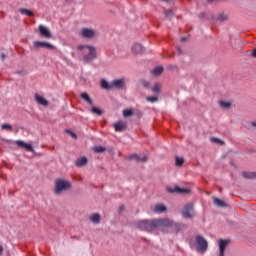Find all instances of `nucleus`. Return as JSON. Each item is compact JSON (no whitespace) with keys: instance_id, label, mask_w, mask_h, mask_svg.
<instances>
[{"instance_id":"1","label":"nucleus","mask_w":256,"mask_h":256,"mask_svg":"<svg viewBox=\"0 0 256 256\" xmlns=\"http://www.w3.org/2000/svg\"><path fill=\"white\" fill-rule=\"evenodd\" d=\"M138 228L142 231H147L151 233V231H155L159 229L160 231H164V229L174 228L179 229V224L173 222V220L169 218H156L151 220H141L138 222Z\"/></svg>"},{"instance_id":"2","label":"nucleus","mask_w":256,"mask_h":256,"mask_svg":"<svg viewBox=\"0 0 256 256\" xmlns=\"http://www.w3.org/2000/svg\"><path fill=\"white\" fill-rule=\"evenodd\" d=\"M77 50L81 51L84 63H91L97 59V48L92 45H78Z\"/></svg>"},{"instance_id":"3","label":"nucleus","mask_w":256,"mask_h":256,"mask_svg":"<svg viewBox=\"0 0 256 256\" xmlns=\"http://www.w3.org/2000/svg\"><path fill=\"white\" fill-rule=\"evenodd\" d=\"M71 188V182L63 178L55 180L54 193L55 195H61L64 191H69Z\"/></svg>"},{"instance_id":"4","label":"nucleus","mask_w":256,"mask_h":256,"mask_svg":"<svg viewBox=\"0 0 256 256\" xmlns=\"http://www.w3.org/2000/svg\"><path fill=\"white\" fill-rule=\"evenodd\" d=\"M79 35L82 39L93 41V39H97V37H99V31L95 28L84 27L80 29Z\"/></svg>"},{"instance_id":"5","label":"nucleus","mask_w":256,"mask_h":256,"mask_svg":"<svg viewBox=\"0 0 256 256\" xmlns=\"http://www.w3.org/2000/svg\"><path fill=\"white\" fill-rule=\"evenodd\" d=\"M182 216L185 219H193V217H195V209L193 208V204L189 203L186 204L183 208H182Z\"/></svg>"},{"instance_id":"6","label":"nucleus","mask_w":256,"mask_h":256,"mask_svg":"<svg viewBox=\"0 0 256 256\" xmlns=\"http://www.w3.org/2000/svg\"><path fill=\"white\" fill-rule=\"evenodd\" d=\"M196 243L198 245L197 251H199V253H205V251H207V247H208L207 240H205L203 236L197 235Z\"/></svg>"},{"instance_id":"7","label":"nucleus","mask_w":256,"mask_h":256,"mask_svg":"<svg viewBox=\"0 0 256 256\" xmlns=\"http://www.w3.org/2000/svg\"><path fill=\"white\" fill-rule=\"evenodd\" d=\"M34 47L35 49H50L51 51L55 50V46L49 42L35 41Z\"/></svg>"},{"instance_id":"8","label":"nucleus","mask_w":256,"mask_h":256,"mask_svg":"<svg viewBox=\"0 0 256 256\" xmlns=\"http://www.w3.org/2000/svg\"><path fill=\"white\" fill-rule=\"evenodd\" d=\"M168 193H180L181 195H187L188 193H191V190L189 188H181L176 186L174 189L167 188Z\"/></svg>"},{"instance_id":"9","label":"nucleus","mask_w":256,"mask_h":256,"mask_svg":"<svg viewBox=\"0 0 256 256\" xmlns=\"http://www.w3.org/2000/svg\"><path fill=\"white\" fill-rule=\"evenodd\" d=\"M38 29L41 37H44V39H51L52 35H51V30H49V28L43 25H40Z\"/></svg>"},{"instance_id":"10","label":"nucleus","mask_w":256,"mask_h":256,"mask_svg":"<svg viewBox=\"0 0 256 256\" xmlns=\"http://www.w3.org/2000/svg\"><path fill=\"white\" fill-rule=\"evenodd\" d=\"M129 161H131L132 159H134V161H137L138 163H145L147 162V155H137V154H131L129 156H127V158Z\"/></svg>"},{"instance_id":"11","label":"nucleus","mask_w":256,"mask_h":256,"mask_svg":"<svg viewBox=\"0 0 256 256\" xmlns=\"http://www.w3.org/2000/svg\"><path fill=\"white\" fill-rule=\"evenodd\" d=\"M15 143L18 147H21L22 149H26V151H30L31 153H35V149H33V146L31 144H27L23 140H18Z\"/></svg>"},{"instance_id":"12","label":"nucleus","mask_w":256,"mask_h":256,"mask_svg":"<svg viewBox=\"0 0 256 256\" xmlns=\"http://www.w3.org/2000/svg\"><path fill=\"white\" fill-rule=\"evenodd\" d=\"M34 99L38 105H42V107H49V101H47L43 96L35 94Z\"/></svg>"},{"instance_id":"13","label":"nucleus","mask_w":256,"mask_h":256,"mask_svg":"<svg viewBox=\"0 0 256 256\" xmlns=\"http://www.w3.org/2000/svg\"><path fill=\"white\" fill-rule=\"evenodd\" d=\"M219 256H225V249H227V245H229V240H219Z\"/></svg>"},{"instance_id":"14","label":"nucleus","mask_w":256,"mask_h":256,"mask_svg":"<svg viewBox=\"0 0 256 256\" xmlns=\"http://www.w3.org/2000/svg\"><path fill=\"white\" fill-rule=\"evenodd\" d=\"M115 131H125L127 129V122L125 121H119L114 124Z\"/></svg>"},{"instance_id":"15","label":"nucleus","mask_w":256,"mask_h":256,"mask_svg":"<svg viewBox=\"0 0 256 256\" xmlns=\"http://www.w3.org/2000/svg\"><path fill=\"white\" fill-rule=\"evenodd\" d=\"M154 213H165L167 206L163 204H156L153 208Z\"/></svg>"},{"instance_id":"16","label":"nucleus","mask_w":256,"mask_h":256,"mask_svg":"<svg viewBox=\"0 0 256 256\" xmlns=\"http://www.w3.org/2000/svg\"><path fill=\"white\" fill-rule=\"evenodd\" d=\"M132 53L135 55H139V53H143V46L139 43H136L132 46Z\"/></svg>"},{"instance_id":"17","label":"nucleus","mask_w":256,"mask_h":256,"mask_svg":"<svg viewBox=\"0 0 256 256\" xmlns=\"http://www.w3.org/2000/svg\"><path fill=\"white\" fill-rule=\"evenodd\" d=\"M91 223H94L95 225L99 224L101 222V216L99 214H92L90 216Z\"/></svg>"},{"instance_id":"18","label":"nucleus","mask_w":256,"mask_h":256,"mask_svg":"<svg viewBox=\"0 0 256 256\" xmlns=\"http://www.w3.org/2000/svg\"><path fill=\"white\" fill-rule=\"evenodd\" d=\"M85 165H87V158L81 157V158L77 159V161H76L77 167H85Z\"/></svg>"},{"instance_id":"19","label":"nucleus","mask_w":256,"mask_h":256,"mask_svg":"<svg viewBox=\"0 0 256 256\" xmlns=\"http://www.w3.org/2000/svg\"><path fill=\"white\" fill-rule=\"evenodd\" d=\"M152 75H154L155 77H159V75H161L163 73V68L161 66L155 67L152 71H151Z\"/></svg>"},{"instance_id":"20","label":"nucleus","mask_w":256,"mask_h":256,"mask_svg":"<svg viewBox=\"0 0 256 256\" xmlns=\"http://www.w3.org/2000/svg\"><path fill=\"white\" fill-rule=\"evenodd\" d=\"M213 203L216 207H227V204L219 198H214Z\"/></svg>"},{"instance_id":"21","label":"nucleus","mask_w":256,"mask_h":256,"mask_svg":"<svg viewBox=\"0 0 256 256\" xmlns=\"http://www.w3.org/2000/svg\"><path fill=\"white\" fill-rule=\"evenodd\" d=\"M21 15H27V17H34L35 14L31 11V10H28V9H25V8H22L19 10Z\"/></svg>"},{"instance_id":"22","label":"nucleus","mask_w":256,"mask_h":256,"mask_svg":"<svg viewBox=\"0 0 256 256\" xmlns=\"http://www.w3.org/2000/svg\"><path fill=\"white\" fill-rule=\"evenodd\" d=\"M112 89L115 87L116 89H121L123 87V80H114L112 83Z\"/></svg>"},{"instance_id":"23","label":"nucleus","mask_w":256,"mask_h":256,"mask_svg":"<svg viewBox=\"0 0 256 256\" xmlns=\"http://www.w3.org/2000/svg\"><path fill=\"white\" fill-rule=\"evenodd\" d=\"M242 175L245 179H256V172H243Z\"/></svg>"},{"instance_id":"24","label":"nucleus","mask_w":256,"mask_h":256,"mask_svg":"<svg viewBox=\"0 0 256 256\" xmlns=\"http://www.w3.org/2000/svg\"><path fill=\"white\" fill-rule=\"evenodd\" d=\"M81 97L84 99V101H86V103H88L89 105H93V100L91 99V97H89V94L83 92L81 94Z\"/></svg>"},{"instance_id":"25","label":"nucleus","mask_w":256,"mask_h":256,"mask_svg":"<svg viewBox=\"0 0 256 256\" xmlns=\"http://www.w3.org/2000/svg\"><path fill=\"white\" fill-rule=\"evenodd\" d=\"M219 105H220V107H222V109H229V107H231V102L225 101V100H220Z\"/></svg>"},{"instance_id":"26","label":"nucleus","mask_w":256,"mask_h":256,"mask_svg":"<svg viewBox=\"0 0 256 256\" xmlns=\"http://www.w3.org/2000/svg\"><path fill=\"white\" fill-rule=\"evenodd\" d=\"M183 163H185V159L179 157V156H176L175 158V165L177 167H181V165H183Z\"/></svg>"},{"instance_id":"27","label":"nucleus","mask_w":256,"mask_h":256,"mask_svg":"<svg viewBox=\"0 0 256 256\" xmlns=\"http://www.w3.org/2000/svg\"><path fill=\"white\" fill-rule=\"evenodd\" d=\"M102 89H112V84H109L106 80H101Z\"/></svg>"},{"instance_id":"28","label":"nucleus","mask_w":256,"mask_h":256,"mask_svg":"<svg viewBox=\"0 0 256 256\" xmlns=\"http://www.w3.org/2000/svg\"><path fill=\"white\" fill-rule=\"evenodd\" d=\"M91 113H93L94 115H98V116L103 115V111H101V109H99L95 106L92 107Z\"/></svg>"},{"instance_id":"29","label":"nucleus","mask_w":256,"mask_h":256,"mask_svg":"<svg viewBox=\"0 0 256 256\" xmlns=\"http://www.w3.org/2000/svg\"><path fill=\"white\" fill-rule=\"evenodd\" d=\"M146 101H148L149 103H157V101H159V97H157V96H148V97H146Z\"/></svg>"},{"instance_id":"30","label":"nucleus","mask_w":256,"mask_h":256,"mask_svg":"<svg viewBox=\"0 0 256 256\" xmlns=\"http://www.w3.org/2000/svg\"><path fill=\"white\" fill-rule=\"evenodd\" d=\"M152 91L153 93H159V91H161V85H159L158 83L154 84L152 86Z\"/></svg>"},{"instance_id":"31","label":"nucleus","mask_w":256,"mask_h":256,"mask_svg":"<svg viewBox=\"0 0 256 256\" xmlns=\"http://www.w3.org/2000/svg\"><path fill=\"white\" fill-rule=\"evenodd\" d=\"M93 151L95 153H103V151H105V147H103V146H96V147L93 148Z\"/></svg>"},{"instance_id":"32","label":"nucleus","mask_w":256,"mask_h":256,"mask_svg":"<svg viewBox=\"0 0 256 256\" xmlns=\"http://www.w3.org/2000/svg\"><path fill=\"white\" fill-rule=\"evenodd\" d=\"M1 129L7 130V131H13V126H11L10 124H2Z\"/></svg>"},{"instance_id":"33","label":"nucleus","mask_w":256,"mask_h":256,"mask_svg":"<svg viewBox=\"0 0 256 256\" xmlns=\"http://www.w3.org/2000/svg\"><path fill=\"white\" fill-rule=\"evenodd\" d=\"M123 115H124V117H131V115H133V110L126 109L123 111Z\"/></svg>"},{"instance_id":"34","label":"nucleus","mask_w":256,"mask_h":256,"mask_svg":"<svg viewBox=\"0 0 256 256\" xmlns=\"http://www.w3.org/2000/svg\"><path fill=\"white\" fill-rule=\"evenodd\" d=\"M212 143H218L219 145H223V141L219 138H211Z\"/></svg>"},{"instance_id":"35","label":"nucleus","mask_w":256,"mask_h":256,"mask_svg":"<svg viewBox=\"0 0 256 256\" xmlns=\"http://www.w3.org/2000/svg\"><path fill=\"white\" fill-rule=\"evenodd\" d=\"M218 19H219V21H226L227 15H225V14H220V15L218 16Z\"/></svg>"},{"instance_id":"36","label":"nucleus","mask_w":256,"mask_h":256,"mask_svg":"<svg viewBox=\"0 0 256 256\" xmlns=\"http://www.w3.org/2000/svg\"><path fill=\"white\" fill-rule=\"evenodd\" d=\"M165 15H166V17L170 18L172 15H174V12H173V10H167L165 12Z\"/></svg>"},{"instance_id":"37","label":"nucleus","mask_w":256,"mask_h":256,"mask_svg":"<svg viewBox=\"0 0 256 256\" xmlns=\"http://www.w3.org/2000/svg\"><path fill=\"white\" fill-rule=\"evenodd\" d=\"M67 133H69V135H71V137H73V139H77V134H75L73 131L67 130Z\"/></svg>"},{"instance_id":"38","label":"nucleus","mask_w":256,"mask_h":256,"mask_svg":"<svg viewBox=\"0 0 256 256\" xmlns=\"http://www.w3.org/2000/svg\"><path fill=\"white\" fill-rule=\"evenodd\" d=\"M250 127H255V129H256V121L250 122Z\"/></svg>"},{"instance_id":"39","label":"nucleus","mask_w":256,"mask_h":256,"mask_svg":"<svg viewBox=\"0 0 256 256\" xmlns=\"http://www.w3.org/2000/svg\"><path fill=\"white\" fill-rule=\"evenodd\" d=\"M252 57L256 58V48L252 51Z\"/></svg>"},{"instance_id":"40","label":"nucleus","mask_w":256,"mask_h":256,"mask_svg":"<svg viewBox=\"0 0 256 256\" xmlns=\"http://www.w3.org/2000/svg\"><path fill=\"white\" fill-rule=\"evenodd\" d=\"M0 255H3V246H0Z\"/></svg>"},{"instance_id":"41","label":"nucleus","mask_w":256,"mask_h":256,"mask_svg":"<svg viewBox=\"0 0 256 256\" xmlns=\"http://www.w3.org/2000/svg\"><path fill=\"white\" fill-rule=\"evenodd\" d=\"M185 41V37L181 38V42L183 43Z\"/></svg>"},{"instance_id":"42","label":"nucleus","mask_w":256,"mask_h":256,"mask_svg":"<svg viewBox=\"0 0 256 256\" xmlns=\"http://www.w3.org/2000/svg\"><path fill=\"white\" fill-rule=\"evenodd\" d=\"M178 53H182L181 48H178Z\"/></svg>"},{"instance_id":"43","label":"nucleus","mask_w":256,"mask_h":256,"mask_svg":"<svg viewBox=\"0 0 256 256\" xmlns=\"http://www.w3.org/2000/svg\"><path fill=\"white\" fill-rule=\"evenodd\" d=\"M2 59H5V54H2Z\"/></svg>"},{"instance_id":"44","label":"nucleus","mask_w":256,"mask_h":256,"mask_svg":"<svg viewBox=\"0 0 256 256\" xmlns=\"http://www.w3.org/2000/svg\"><path fill=\"white\" fill-rule=\"evenodd\" d=\"M67 1L71 2V1H73V0H67Z\"/></svg>"},{"instance_id":"45","label":"nucleus","mask_w":256,"mask_h":256,"mask_svg":"<svg viewBox=\"0 0 256 256\" xmlns=\"http://www.w3.org/2000/svg\"><path fill=\"white\" fill-rule=\"evenodd\" d=\"M162 1H169V0H162Z\"/></svg>"}]
</instances>
